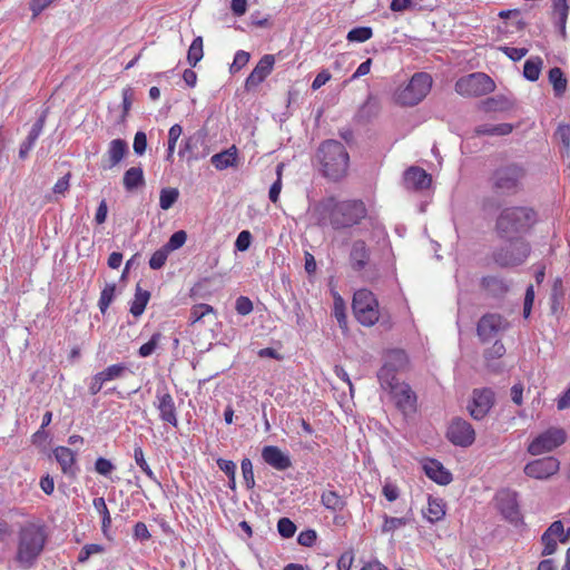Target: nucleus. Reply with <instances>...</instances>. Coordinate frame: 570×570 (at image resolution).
Here are the masks:
<instances>
[{"mask_svg": "<svg viewBox=\"0 0 570 570\" xmlns=\"http://www.w3.org/2000/svg\"><path fill=\"white\" fill-rule=\"evenodd\" d=\"M316 224L335 232L348 230L367 217V207L361 199H336L327 197L314 207Z\"/></svg>", "mask_w": 570, "mask_h": 570, "instance_id": "nucleus-1", "label": "nucleus"}, {"mask_svg": "<svg viewBox=\"0 0 570 570\" xmlns=\"http://www.w3.org/2000/svg\"><path fill=\"white\" fill-rule=\"evenodd\" d=\"M316 158L326 178L338 181L346 176L350 156L342 142L334 139L325 140L320 145Z\"/></svg>", "mask_w": 570, "mask_h": 570, "instance_id": "nucleus-2", "label": "nucleus"}, {"mask_svg": "<svg viewBox=\"0 0 570 570\" xmlns=\"http://www.w3.org/2000/svg\"><path fill=\"white\" fill-rule=\"evenodd\" d=\"M47 542L46 529L41 524L27 523L18 534L16 560L24 568H31L45 549Z\"/></svg>", "mask_w": 570, "mask_h": 570, "instance_id": "nucleus-3", "label": "nucleus"}, {"mask_svg": "<svg viewBox=\"0 0 570 570\" xmlns=\"http://www.w3.org/2000/svg\"><path fill=\"white\" fill-rule=\"evenodd\" d=\"M527 169L522 164L508 163L497 167L490 176L492 190L500 196H513L523 189Z\"/></svg>", "mask_w": 570, "mask_h": 570, "instance_id": "nucleus-4", "label": "nucleus"}, {"mask_svg": "<svg viewBox=\"0 0 570 570\" xmlns=\"http://www.w3.org/2000/svg\"><path fill=\"white\" fill-rule=\"evenodd\" d=\"M537 222L535 212L528 207H510L501 212L497 228L503 238H515L527 233Z\"/></svg>", "mask_w": 570, "mask_h": 570, "instance_id": "nucleus-5", "label": "nucleus"}, {"mask_svg": "<svg viewBox=\"0 0 570 570\" xmlns=\"http://www.w3.org/2000/svg\"><path fill=\"white\" fill-rule=\"evenodd\" d=\"M432 78L426 72H416L409 83L396 91V102L402 106H415L430 92Z\"/></svg>", "mask_w": 570, "mask_h": 570, "instance_id": "nucleus-6", "label": "nucleus"}, {"mask_svg": "<svg viewBox=\"0 0 570 570\" xmlns=\"http://www.w3.org/2000/svg\"><path fill=\"white\" fill-rule=\"evenodd\" d=\"M504 245L498 247L493 254V261L501 267H513L525 262L530 254L529 244L521 237L508 238Z\"/></svg>", "mask_w": 570, "mask_h": 570, "instance_id": "nucleus-7", "label": "nucleus"}, {"mask_svg": "<svg viewBox=\"0 0 570 570\" xmlns=\"http://www.w3.org/2000/svg\"><path fill=\"white\" fill-rule=\"evenodd\" d=\"M352 308L356 320L364 326H373L380 318L377 299L368 289L362 288L354 293Z\"/></svg>", "mask_w": 570, "mask_h": 570, "instance_id": "nucleus-8", "label": "nucleus"}, {"mask_svg": "<svg viewBox=\"0 0 570 570\" xmlns=\"http://www.w3.org/2000/svg\"><path fill=\"white\" fill-rule=\"evenodd\" d=\"M493 80L483 72H474L455 82V91L465 97H480L494 90Z\"/></svg>", "mask_w": 570, "mask_h": 570, "instance_id": "nucleus-9", "label": "nucleus"}, {"mask_svg": "<svg viewBox=\"0 0 570 570\" xmlns=\"http://www.w3.org/2000/svg\"><path fill=\"white\" fill-rule=\"evenodd\" d=\"M154 406L158 410L159 419L163 422L173 428L178 426L176 404L165 382H161L156 389Z\"/></svg>", "mask_w": 570, "mask_h": 570, "instance_id": "nucleus-10", "label": "nucleus"}, {"mask_svg": "<svg viewBox=\"0 0 570 570\" xmlns=\"http://www.w3.org/2000/svg\"><path fill=\"white\" fill-rule=\"evenodd\" d=\"M566 432L562 429L551 428L539 434L528 446L532 455H540L560 446L566 441Z\"/></svg>", "mask_w": 570, "mask_h": 570, "instance_id": "nucleus-11", "label": "nucleus"}, {"mask_svg": "<svg viewBox=\"0 0 570 570\" xmlns=\"http://www.w3.org/2000/svg\"><path fill=\"white\" fill-rule=\"evenodd\" d=\"M509 326V322L501 315L485 314L479 320L476 332L482 342H489L505 332Z\"/></svg>", "mask_w": 570, "mask_h": 570, "instance_id": "nucleus-12", "label": "nucleus"}, {"mask_svg": "<svg viewBox=\"0 0 570 570\" xmlns=\"http://www.w3.org/2000/svg\"><path fill=\"white\" fill-rule=\"evenodd\" d=\"M448 440L462 448H468L475 440V431L473 426L461 417L453 419L446 431Z\"/></svg>", "mask_w": 570, "mask_h": 570, "instance_id": "nucleus-13", "label": "nucleus"}, {"mask_svg": "<svg viewBox=\"0 0 570 570\" xmlns=\"http://www.w3.org/2000/svg\"><path fill=\"white\" fill-rule=\"evenodd\" d=\"M494 404V392L491 389H475L472 400L468 405L470 415L474 420H482L487 416Z\"/></svg>", "mask_w": 570, "mask_h": 570, "instance_id": "nucleus-14", "label": "nucleus"}, {"mask_svg": "<svg viewBox=\"0 0 570 570\" xmlns=\"http://www.w3.org/2000/svg\"><path fill=\"white\" fill-rule=\"evenodd\" d=\"M560 469V462L554 456H544L533 460L525 464L523 472L525 475L537 480L549 479Z\"/></svg>", "mask_w": 570, "mask_h": 570, "instance_id": "nucleus-15", "label": "nucleus"}, {"mask_svg": "<svg viewBox=\"0 0 570 570\" xmlns=\"http://www.w3.org/2000/svg\"><path fill=\"white\" fill-rule=\"evenodd\" d=\"M495 499L498 508L504 519L512 523H518L521 520L518 493L515 491L510 489L501 490L498 492Z\"/></svg>", "mask_w": 570, "mask_h": 570, "instance_id": "nucleus-16", "label": "nucleus"}, {"mask_svg": "<svg viewBox=\"0 0 570 570\" xmlns=\"http://www.w3.org/2000/svg\"><path fill=\"white\" fill-rule=\"evenodd\" d=\"M390 394L395 403V406L403 414L406 415L415 412L416 395L407 383L402 382V384L394 386Z\"/></svg>", "mask_w": 570, "mask_h": 570, "instance_id": "nucleus-17", "label": "nucleus"}, {"mask_svg": "<svg viewBox=\"0 0 570 570\" xmlns=\"http://www.w3.org/2000/svg\"><path fill=\"white\" fill-rule=\"evenodd\" d=\"M275 57L263 56L245 80V89L250 91L258 87L273 71Z\"/></svg>", "mask_w": 570, "mask_h": 570, "instance_id": "nucleus-18", "label": "nucleus"}, {"mask_svg": "<svg viewBox=\"0 0 570 570\" xmlns=\"http://www.w3.org/2000/svg\"><path fill=\"white\" fill-rule=\"evenodd\" d=\"M262 458L265 463L277 471H285L292 466L289 455L276 445H266L262 450Z\"/></svg>", "mask_w": 570, "mask_h": 570, "instance_id": "nucleus-19", "label": "nucleus"}, {"mask_svg": "<svg viewBox=\"0 0 570 570\" xmlns=\"http://www.w3.org/2000/svg\"><path fill=\"white\" fill-rule=\"evenodd\" d=\"M47 110H43L38 119L32 125L24 140L20 144L19 147V157L20 159H26L29 156V153L35 147L38 138L43 131L46 119H47Z\"/></svg>", "mask_w": 570, "mask_h": 570, "instance_id": "nucleus-20", "label": "nucleus"}, {"mask_svg": "<svg viewBox=\"0 0 570 570\" xmlns=\"http://www.w3.org/2000/svg\"><path fill=\"white\" fill-rule=\"evenodd\" d=\"M432 183L431 175L423 168L412 166L404 173V185L407 189L424 190Z\"/></svg>", "mask_w": 570, "mask_h": 570, "instance_id": "nucleus-21", "label": "nucleus"}, {"mask_svg": "<svg viewBox=\"0 0 570 570\" xmlns=\"http://www.w3.org/2000/svg\"><path fill=\"white\" fill-rule=\"evenodd\" d=\"M128 153V145L124 139L117 138L109 142L106 158L102 160L104 169H111L117 166Z\"/></svg>", "mask_w": 570, "mask_h": 570, "instance_id": "nucleus-22", "label": "nucleus"}, {"mask_svg": "<svg viewBox=\"0 0 570 570\" xmlns=\"http://www.w3.org/2000/svg\"><path fill=\"white\" fill-rule=\"evenodd\" d=\"M370 262V248L363 239L353 242L350 252V263L354 271H363Z\"/></svg>", "mask_w": 570, "mask_h": 570, "instance_id": "nucleus-23", "label": "nucleus"}, {"mask_svg": "<svg viewBox=\"0 0 570 570\" xmlns=\"http://www.w3.org/2000/svg\"><path fill=\"white\" fill-rule=\"evenodd\" d=\"M53 455L66 475L76 476L79 469L76 465V454L71 449L57 446L53 450Z\"/></svg>", "mask_w": 570, "mask_h": 570, "instance_id": "nucleus-24", "label": "nucleus"}, {"mask_svg": "<svg viewBox=\"0 0 570 570\" xmlns=\"http://www.w3.org/2000/svg\"><path fill=\"white\" fill-rule=\"evenodd\" d=\"M423 470L426 476L438 484L446 485L452 481V474L438 460H426L423 463Z\"/></svg>", "mask_w": 570, "mask_h": 570, "instance_id": "nucleus-25", "label": "nucleus"}, {"mask_svg": "<svg viewBox=\"0 0 570 570\" xmlns=\"http://www.w3.org/2000/svg\"><path fill=\"white\" fill-rule=\"evenodd\" d=\"M130 373L131 371L129 370L126 363H116L98 372L97 375L99 376L104 385H106L108 382L121 380Z\"/></svg>", "mask_w": 570, "mask_h": 570, "instance_id": "nucleus-26", "label": "nucleus"}, {"mask_svg": "<svg viewBox=\"0 0 570 570\" xmlns=\"http://www.w3.org/2000/svg\"><path fill=\"white\" fill-rule=\"evenodd\" d=\"M552 12L551 17L554 20L556 26L559 28L560 33L564 37L566 24L569 14L570 7L567 0H552Z\"/></svg>", "mask_w": 570, "mask_h": 570, "instance_id": "nucleus-27", "label": "nucleus"}, {"mask_svg": "<svg viewBox=\"0 0 570 570\" xmlns=\"http://www.w3.org/2000/svg\"><path fill=\"white\" fill-rule=\"evenodd\" d=\"M423 515L431 523L442 520L445 515V504L443 500L429 497L428 507L423 510Z\"/></svg>", "mask_w": 570, "mask_h": 570, "instance_id": "nucleus-28", "label": "nucleus"}, {"mask_svg": "<svg viewBox=\"0 0 570 570\" xmlns=\"http://www.w3.org/2000/svg\"><path fill=\"white\" fill-rule=\"evenodd\" d=\"M236 161H237V148L235 146H233L222 153L215 154L210 159V163L213 164V166L218 170H223L228 167H233L236 165Z\"/></svg>", "mask_w": 570, "mask_h": 570, "instance_id": "nucleus-29", "label": "nucleus"}, {"mask_svg": "<svg viewBox=\"0 0 570 570\" xmlns=\"http://www.w3.org/2000/svg\"><path fill=\"white\" fill-rule=\"evenodd\" d=\"M395 367L391 363H385L380 371L377 372V379L381 383V386L384 390L391 392L394 386L402 384L396 377Z\"/></svg>", "mask_w": 570, "mask_h": 570, "instance_id": "nucleus-30", "label": "nucleus"}, {"mask_svg": "<svg viewBox=\"0 0 570 570\" xmlns=\"http://www.w3.org/2000/svg\"><path fill=\"white\" fill-rule=\"evenodd\" d=\"M124 187L128 191H132L145 185V177L141 167H130L124 174Z\"/></svg>", "mask_w": 570, "mask_h": 570, "instance_id": "nucleus-31", "label": "nucleus"}, {"mask_svg": "<svg viewBox=\"0 0 570 570\" xmlns=\"http://www.w3.org/2000/svg\"><path fill=\"white\" fill-rule=\"evenodd\" d=\"M513 125L503 122L498 125L484 124L475 128L478 135L483 136H507L512 132Z\"/></svg>", "mask_w": 570, "mask_h": 570, "instance_id": "nucleus-32", "label": "nucleus"}, {"mask_svg": "<svg viewBox=\"0 0 570 570\" xmlns=\"http://www.w3.org/2000/svg\"><path fill=\"white\" fill-rule=\"evenodd\" d=\"M549 81L553 87L556 97H562L567 90L568 80L563 75V71L559 67H553L549 70Z\"/></svg>", "mask_w": 570, "mask_h": 570, "instance_id": "nucleus-33", "label": "nucleus"}, {"mask_svg": "<svg viewBox=\"0 0 570 570\" xmlns=\"http://www.w3.org/2000/svg\"><path fill=\"white\" fill-rule=\"evenodd\" d=\"M149 298L150 293L148 291L141 289L140 286L137 285L135 297L130 305V313L132 316L139 317L144 313Z\"/></svg>", "mask_w": 570, "mask_h": 570, "instance_id": "nucleus-34", "label": "nucleus"}, {"mask_svg": "<svg viewBox=\"0 0 570 570\" xmlns=\"http://www.w3.org/2000/svg\"><path fill=\"white\" fill-rule=\"evenodd\" d=\"M543 66L541 57H531L525 60L523 66V77L529 81H537L540 77Z\"/></svg>", "mask_w": 570, "mask_h": 570, "instance_id": "nucleus-35", "label": "nucleus"}, {"mask_svg": "<svg viewBox=\"0 0 570 570\" xmlns=\"http://www.w3.org/2000/svg\"><path fill=\"white\" fill-rule=\"evenodd\" d=\"M321 501L326 509L332 511H342L346 505L345 500L335 491H324Z\"/></svg>", "mask_w": 570, "mask_h": 570, "instance_id": "nucleus-36", "label": "nucleus"}, {"mask_svg": "<svg viewBox=\"0 0 570 570\" xmlns=\"http://www.w3.org/2000/svg\"><path fill=\"white\" fill-rule=\"evenodd\" d=\"M203 56V38L196 37L188 49L187 61L191 67H195L202 60Z\"/></svg>", "mask_w": 570, "mask_h": 570, "instance_id": "nucleus-37", "label": "nucleus"}, {"mask_svg": "<svg viewBox=\"0 0 570 570\" xmlns=\"http://www.w3.org/2000/svg\"><path fill=\"white\" fill-rule=\"evenodd\" d=\"M115 293H116V284L115 283L106 284V286L102 288V291L100 293L99 301H98V306L102 314L106 313L109 305L114 301Z\"/></svg>", "mask_w": 570, "mask_h": 570, "instance_id": "nucleus-38", "label": "nucleus"}, {"mask_svg": "<svg viewBox=\"0 0 570 570\" xmlns=\"http://www.w3.org/2000/svg\"><path fill=\"white\" fill-rule=\"evenodd\" d=\"M94 507L98 511V513L101 515V529L102 532L106 534L108 528L111 525V517L109 513V510L107 508L106 501L104 498H96L94 499Z\"/></svg>", "mask_w": 570, "mask_h": 570, "instance_id": "nucleus-39", "label": "nucleus"}, {"mask_svg": "<svg viewBox=\"0 0 570 570\" xmlns=\"http://www.w3.org/2000/svg\"><path fill=\"white\" fill-rule=\"evenodd\" d=\"M179 191L177 188H163L159 196V206L164 210H168L177 202Z\"/></svg>", "mask_w": 570, "mask_h": 570, "instance_id": "nucleus-40", "label": "nucleus"}, {"mask_svg": "<svg viewBox=\"0 0 570 570\" xmlns=\"http://www.w3.org/2000/svg\"><path fill=\"white\" fill-rule=\"evenodd\" d=\"M134 459H135V462L136 464L144 471V473L154 482H156L157 484H159L155 473L153 472V470L150 469V466L148 465L147 461L145 460V456H144V451L141 449V446L139 445H136L135 449H134Z\"/></svg>", "mask_w": 570, "mask_h": 570, "instance_id": "nucleus-41", "label": "nucleus"}, {"mask_svg": "<svg viewBox=\"0 0 570 570\" xmlns=\"http://www.w3.org/2000/svg\"><path fill=\"white\" fill-rule=\"evenodd\" d=\"M373 36L371 27H356L347 32L346 39L350 42H365Z\"/></svg>", "mask_w": 570, "mask_h": 570, "instance_id": "nucleus-42", "label": "nucleus"}, {"mask_svg": "<svg viewBox=\"0 0 570 570\" xmlns=\"http://www.w3.org/2000/svg\"><path fill=\"white\" fill-rule=\"evenodd\" d=\"M209 314H216L215 309L213 306L208 305V304H196L191 307L190 309V323L191 324H195L199 321H202L205 316L209 315Z\"/></svg>", "mask_w": 570, "mask_h": 570, "instance_id": "nucleus-43", "label": "nucleus"}, {"mask_svg": "<svg viewBox=\"0 0 570 570\" xmlns=\"http://www.w3.org/2000/svg\"><path fill=\"white\" fill-rule=\"evenodd\" d=\"M407 523H409V519L405 517L396 518V517H389V515L384 514L382 532L383 533L394 532L395 530L406 525Z\"/></svg>", "mask_w": 570, "mask_h": 570, "instance_id": "nucleus-44", "label": "nucleus"}, {"mask_svg": "<svg viewBox=\"0 0 570 570\" xmlns=\"http://www.w3.org/2000/svg\"><path fill=\"white\" fill-rule=\"evenodd\" d=\"M333 315L337 321L340 327L344 331L347 330V320L345 313V304L341 297H336L334 301Z\"/></svg>", "mask_w": 570, "mask_h": 570, "instance_id": "nucleus-45", "label": "nucleus"}, {"mask_svg": "<svg viewBox=\"0 0 570 570\" xmlns=\"http://www.w3.org/2000/svg\"><path fill=\"white\" fill-rule=\"evenodd\" d=\"M160 340H161V334L159 332L154 333L151 335L150 340L139 347L138 355L140 357L150 356L158 347Z\"/></svg>", "mask_w": 570, "mask_h": 570, "instance_id": "nucleus-46", "label": "nucleus"}, {"mask_svg": "<svg viewBox=\"0 0 570 570\" xmlns=\"http://www.w3.org/2000/svg\"><path fill=\"white\" fill-rule=\"evenodd\" d=\"M544 533L547 534V538H558L561 543H566L569 540V534L564 533L563 523L559 520L552 522Z\"/></svg>", "mask_w": 570, "mask_h": 570, "instance_id": "nucleus-47", "label": "nucleus"}, {"mask_svg": "<svg viewBox=\"0 0 570 570\" xmlns=\"http://www.w3.org/2000/svg\"><path fill=\"white\" fill-rule=\"evenodd\" d=\"M240 468L246 488L253 489L255 487V478L252 461L248 458H244Z\"/></svg>", "mask_w": 570, "mask_h": 570, "instance_id": "nucleus-48", "label": "nucleus"}, {"mask_svg": "<svg viewBox=\"0 0 570 570\" xmlns=\"http://www.w3.org/2000/svg\"><path fill=\"white\" fill-rule=\"evenodd\" d=\"M277 531L284 539H289L295 534L296 525L291 519L284 517L277 522Z\"/></svg>", "mask_w": 570, "mask_h": 570, "instance_id": "nucleus-49", "label": "nucleus"}, {"mask_svg": "<svg viewBox=\"0 0 570 570\" xmlns=\"http://www.w3.org/2000/svg\"><path fill=\"white\" fill-rule=\"evenodd\" d=\"M385 363H391L395 370L403 368L407 363V355L402 350H393L387 355V361Z\"/></svg>", "mask_w": 570, "mask_h": 570, "instance_id": "nucleus-50", "label": "nucleus"}, {"mask_svg": "<svg viewBox=\"0 0 570 570\" xmlns=\"http://www.w3.org/2000/svg\"><path fill=\"white\" fill-rule=\"evenodd\" d=\"M249 58H250L249 52L244 51V50H238L234 56V60L229 67V72L230 73L238 72L240 69H243L248 63Z\"/></svg>", "mask_w": 570, "mask_h": 570, "instance_id": "nucleus-51", "label": "nucleus"}, {"mask_svg": "<svg viewBox=\"0 0 570 570\" xmlns=\"http://www.w3.org/2000/svg\"><path fill=\"white\" fill-rule=\"evenodd\" d=\"M505 354V346L501 341H495L493 345L484 351V358L490 367V361L500 358Z\"/></svg>", "mask_w": 570, "mask_h": 570, "instance_id": "nucleus-52", "label": "nucleus"}, {"mask_svg": "<svg viewBox=\"0 0 570 570\" xmlns=\"http://www.w3.org/2000/svg\"><path fill=\"white\" fill-rule=\"evenodd\" d=\"M104 551H105V548L101 544H96V543L86 544L82 547V549L80 550V552L78 554V561L80 563H85L88 561V559L92 554L102 553Z\"/></svg>", "mask_w": 570, "mask_h": 570, "instance_id": "nucleus-53", "label": "nucleus"}, {"mask_svg": "<svg viewBox=\"0 0 570 570\" xmlns=\"http://www.w3.org/2000/svg\"><path fill=\"white\" fill-rule=\"evenodd\" d=\"M187 239V234L184 230L175 232L164 247L170 253L171 250L180 248Z\"/></svg>", "mask_w": 570, "mask_h": 570, "instance_id": "nucleus-54", "label": "nucleus"}, {"mask_svg": "<svg viewBox=\"0 0 570 570\" xmlns=\"http://www.w3.org/2000/svg\"><path fill=\"white\" fill-rule=\"evenodd\" d=\"M168 254H169V252L164 246L161 248H159L158 250H156L149 259L150 268L151 269L161 268L167 261Z\"/></svg>", "mask_w": 570, "mask_h": 570, "instance_id": "nucleus-55", "label": "nucleus"}, {"mask_svg": "<svg viewBox=\"0 0 570 570\" xmlns=\"http://www.w3.org/2000/svg\"><path fill=\"white\" fill-rule=\"evenodd\" d=\"M235 309L239 315L246 316L254 309L253 302L247 296H239L236 299Z\"/></svg>", "mask_w": 570, "mask_h": 570, "instance_id": "nucleus-56", "label": "nucleus"}, {"mask_svg": "<svg viewBox=\"0 0 570 570\" xmlns=\"http://www.w3.org/2000/svg\"><path fill=\"white\" fill-rule=\"evenodd\" d=\"M95 470L97 473L108 476L115 470V465L108 459L98 458L95 462Z\"/></svg>", "mask_w": 570, "mask_h": 570, "instance_id": "nucleus-57", "label": "nucleus"}, {"mask_svg": "<svg viewBox=\"0 0 570 570\" xmlns=\"http://www.w3.org/2000/svg\"><path fill=\"white\" fill-rule=\"evenodd\" d=\"M250 243H252L250 232L242 230L235 240V248L239 252H245L249 248Z\"/></svg>", "mask_w": 570, "mask_h": 570, "instance_id": "nucleus-58", "label": "nucleus"}, {"mask_svg": "<svg viewBox=\"0 0 570 570\" xmlns=\"http://www.w3.org/2000/svg\"><path fill=\"white\" fill-rule=\"evenodd\" d=\"M132 148L138 156L145 154L147 148V136L144 131H137L135 134Z\"/></svg>", "mask_w": 570, "mask_h": 570, "instance_id": "nucleus-59", "label": "nucleus"}, {"mask_svg": "<svg viewBox=\"0 0 570 570\" xmlns=\"http://www.w3.org/2000/svg\"><path fill=\"white\" fill-rule=\"evenodd\" d=\"M500 50L512 61H519L527 56V48L501 47Z\"/></svg>", "mask_w": 570, "mask_h": 570, "instance_id": "nucleus-60", "label": "nucleus"}, {"mask_svg": "<svg viewBox=\"0 0 570 570\" xmlns=\"http://www.w3.org/2000/svg\"><path fill=\"white\" fill-rule=\"evenodd\" d=\"M317 539L315 530L308 529L302 531L297 537V542L303 547H312Z\"/></svg>", "mask_w": 570, "mask_h": 570, "instance_id": "nucleus-61", "label": "nucleus"}, {"mask_svg": "<svg viewBox=\"0 0 570 570\" xmlns=\"http://www.w3.org/2000/svg\"><path fill=\"white\" fill-rule=\"evenodd\" d=\"M134 89L131 87H126L122 89V118H125L127 116V114L129 112L130 108H131V105H132V100H134Z\"/></svg>", "mask_w": 570, "mask_h": 570, "instance_id": "nucleus-62", "label": "nucleus"}, {"mask_svg": "<svg viewBox=\"0 0 570 570\" xmlns=\"http://www.w3.org/2000/svg\"><path fill=\"white\" fill-rule=\"evenodd\" d=\"M390 9L394 12H401L407 9L415 10V2L414 0H392Z\"/></svg>", "mask_w": 570, "mask_h": 570, "instance_id": "nucleus-63", "label": "nucleus"}, {"mask_svg": "<svg viewBox=\"0 0 570 570\" xmlns=\"http://www.w3.org/2000/svg\"><path fill=\"white\" fill-rule=\"evenodd\" d=\"M134 537L141 541L150 539V533L147 525L144 522H137L134 527Z\"/></svg>", "mask_w": 570, "mask_h": 570, "instance_id": "nucleus-64", "label": "nucleus"}]
</instances>
